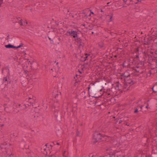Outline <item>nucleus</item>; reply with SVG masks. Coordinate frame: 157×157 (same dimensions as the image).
<instances>
[{
	"label": "nucleus",
	"instance_id": "f257e3e1",
	"mask_svg": "<svg viewBox=\"0 0 157 157\" xmlns=\"http://www.w3.org/2000/svg\"><path fill=\"white\" fill-rule=\"evenodd\" d=\"M104 136L98 132H95L93 135L92 142L94 144L104 140Z\"/></svg>",
	"mask_w": 157,
	"mask_h": 157
},
{
	"label": "nucleus",
	"instance_id": "f03ea898",
	"mask_svg": "<svg viewBox=\"0 0 157 157\" xmlns=\"http://www.w3.org/2000/svg\"><path fill=\"white\" fill-rule=\"evenodd\" d=\"M131 61L130 59H128L126 60L122 64V66L123 68H130V62Z\"/></svg>",
	"mask_w": 157,
	"mask_h": 157
},
{
	"label": "nucleus",
	"instance_id": "7ed1b4c3",
	"mask_svg": "<svg viewBox=\"0 0 157 157\" xmlns=\"http://www.w3.org/2000/svg\"><path fill=\"white\" fill-rule=\"evenodd\" d=\"M75 39V41L79 44V46H82V47L84 46V44L83 42L82 39H81L80 37H78V36Z\"/></svg>",
	"mask_w": 157,
	"mask_h": 157
},
{
	"label": "nucleus",
	"instance_id": "20e7f679",
	"mask_svg": "<svg viewBox=\"0 0 157 157\" xmlns=\"http://www.w3.org/2000/svg\"><path fill=\"white\" fill-rule=\"evenodd\" d=\"M67 33H68L70 36L73 37L74 38H75L78 37V33L76 31L71 30V31L67 32Z\"/></svg>",
	"mask_w": 157,
	"mask_h": 157
},
{
	"label": "nucleus",
	"instance_id": "39448f33",
	"mask_svg": "<svg viewBox=\"0 0 157 157\" xmlns=\"http://www.w3.org/2000/svg\"><path fill=\"white\" fill-rule=\"evenodd\" d=\"M34 102V99H32V98H29V100H28V103L24 105V106H25V107L22 108V109L26 108L27 107L26 105H28V106L31 105V104H33Z\"/></svg>",
	"mask_w": 157,
	"mask_h": 157
},
{
	"label": "nucleus",
	"instance_id": "423d86ee",
	"mask_svg": "<svg viewBox=\"0 0 157 157\" xmlns=\"http://www.w3.org/2000/svg\"><path fill=\"white\" fill-rule=\"evenodd\" d=\"M124 81L125 83L128 85L129 86L133 85L134 84L133 81L131 79H128L127 78H124Z\"/></svg>",
	"mask_w": 157,
	"mask_h": 157
},
{
	"label": "nucleus",
	"instance_id": "0eeeda50",
	"mask_svg": "<svg viewBox=\"0 0 157 157\" xmlns=\"http://www.w3.org/2000/svg\"><path fill=\"white\" fill-rule=\"evenodd\" d=\"M130 86H129L128 85L125 83L124 82V91L128 90Z\"/></svg>",
	"mask_w": 157,
	"mask_h": 157
},
{
	"label": "nucleus",
	"instance_id": "6e6552de",
	"mask_svg": "<svg viewBox=\"0 0 157 157\" xmlns=\"http://www.w3.org/2000/svg\"><path fill=\"white\" fill-rule=\"evenodd\" d=\"M130 76V75L128 74L127 75H125V73H124L122 74L121 75V78L122 80L123 79L124 80V78H127L128 77H129Z\"/></svg>",
	"mask_w": 157,
	"mask_h": 157
},
{
	"label": "nucleus",
	"instance_id": "1a4fd4ad",
	"mask_svg": "<svg viewBox=\"0 0 157 157\" xmlns=\"http://www.w3.org/2000/svg\"><path fill=\"white\" fill-rule=\"evenodd\" d=\"M5 47L6 48H15V46L13 45H12L10 44H9L8 45H5Z\"/></svg>",
	"mask_w": 157,
	"mask_h": 157
},
{
	"label": "nucleus",
	"instance_id": "9d476101",
	"mask_svg": "<svg viewBox=\"0 0 157 157\" xmlns=\"http://www.w3.org/2000/svg\"><path fill=\"white\" fill-rule=\"evenodd\" d=\"M51 70L52 71H56L57 73V75H56L54 76L55 77H58L59 76V75H58L59 74V73H60V71H59V69H51Z\"/></svg>",
	"mask_w": 157,
	"mask_h": 157
},
{
	"label": "nucleus",
	"instance_id": "9b49d317",
	"mask_svg": "<svg viewBox=\"0 0 157 157\" xmlns=\"http://www.w3.org/2000/svg\"><path fill=\"white\" fill-rule=\"evenodd\" d=\"M113 15V13H111L110 15H108L107 16V17H109V22H111L112 21V17Z\"/></svg>",
	"mask_w": 157,
	"mask_h": 157
},
{
	"label": "nucleus",
	"instance_id": "f8f14e48",
	"mask_svg": "<svg viewBox=\"0 0 157 157\" xmlns=\"http://www.w3.org/2000/svg\"><path fill=\"white\" fill-rule=\"evenodd\" d=\"M6 143H5L4 144H2L0 146V147L1 149H3L4 148H5L6 147Z\"/></svg>",
	"mask_w": 157,
	"mask_h": 157
},
{
	"label": "nucleus",
	"instance_id": "ddd939ff",
	"mask_svg": "<svg viewBox=\"0 0 157 157\" xmlns=\"http://www.w3.org/2000/svg\"><path fill=\"white\" fill-rule=\"evenodd\" d=\"M90 56V54H86L85 55V57H84V61H86V60L88 59V57Z\"/></svg>",
	"mask_w": 157,
	"mask_h": 157
},
{
	"label": "nucleus",
	"instance_id": "4468645a",
	"mask_svg": "<svg viewBox=\"0 0 157 157\" xmlns=\"http://www.w3.org/2000/svg\"><path fill=\"white\" fill-rule=\"evenodd\" d=\"M76 136L80 137L82 136V134L79 132L77 131L76 133Z\"/></svg>",
	"mask_w": 157,
	"mask_h": 157
},
{
	"label": "nucleus",
	"instance_id": "2eb2a0df",
	"mask_svg": "<svg viewBox=\"0 0 157 157\" xmlns=\"http://www.w3.org/2000/svg\"><path fill=\"white\" fill-rule=\"evenodd\" d=\"M69 15L70 16H71L72 17V18H77L78 17V16L77 15L76 13L75 15L71 14V13H69Z\"/></svg>",
	"mask_w": 157,
	"mask_h": 157
},
{
	"label": "nucleus",
	"instance_id": "dca6fc26",
	"mask_svg": "<svg viewBox=\"0 0 157 157\" xmlns=\"http://www.w3.org/2000/svg\"><path fill=\"white\" fill-rule=\"evenodd\" d=\"M139 48H136V50H135V53L137 54H139Z\"/></svg>",
	"mask_w": 157,
	"mask_h": 157
},
{
	"label": "nucleus",
	"instance_id": "f3484780",
	"mask_svg": "<svg viewBox=\"0 0 157 157\" xmlns=\"http://www.w3.org/2000/svg\"><path fill=\"white\" fill-rule=\"evenodd\" d=\"M155 86H154L152 88V90L153 91L155 92L156 93L157 92V90L155 88Z\"/></svg>",
	"mask_w": 157,
	"mask_h": 157
},
{
	"label": "nucleus",
	"instance_id": "a211bd4d",
	"mask_svg": "<svg viewBox=\"0 0 157 157\" xmlns=\"http://www.w3.org/2000/svg\"><path fill=\"white\" fill-rule=\"evenodd\" d=\"M106 151H108L109 152H110V151H111L112 150V149H111V147H109V148H106Z\"/></svg>",
	"mask_w": 157,
	"mask_h": 157
},
{
	"label": "nucleus",
	"instance_id": "6ab92c4d",
	"mask_svg": "<svg viewBox=\"0 0 157 157\" xmlns=\"http://www.w3.org/2000/svg\"><path fill=\"white\" fill-rule=\"evenodd\" d=\"M23 44H21L19 46H18L17 47L15 46V48H21V47H22L23 46Z\"/></svg>",
	"mask_w": 157,
	"mask_h": 157
},
{
	"label": "nucleus",
	"instance_id": "aec40b11",
	"mask_svg": "<svg viewBox=\"0 0 157 157\" xmlns=\"http://www.w3.org/2000/svg\"><path fill=\"white\" fill-rule=\"evenodd\" d=\"M54 114H55V115L56 116H57V115H56V113L57 112V111H58V109H55L54 110Z\"/></svg>",
	"mask_w": 157,
	"mask_h": 157
},
{
	"label": "nucleus",
	"instance_id": "412c9836",
	"mask_svg": "<svg viewBox=\"0 0 157 157\" xmlns=\"http://www.w3.org/2000/svg\"><path fill=\"white\" fill-rule=\"evenodd\" d=\"M20 25H23V22L22 21V19H21L20 20Z\"/></svg>",
	"mask_w": 157,
	"mask_h": 157
},
{
	"label": "nucleus",
	"instance_id": "4be33fe9",
	"mask_svg": "<svg viewBox=\"0 0 157 157\" xmlns=\"http://www.w3.org/2000/svg\"><path fill=\"white\" fill-rule=\"evenodd\" d=\"M135 71L137 72H138V73H142L143 71H140L139 70H138V69H135Z\"/></svg>",
	"mask_w": 157,
	"mask_h": 157
},
{
	"label": "nucleus",
	"instance_id": "5701e85b",
	"mask_svg": "<svg viewBox=\"0 0 157 157\" xmlns=\"http://www.w3.org/2000/svg\"><path fill=\"white\" fill-rule=\"evenodd\" d=\"M120 85H121V84H116V88H117V89H119L118 87H119Z\"/></svg>",
	"mask_w": 157,
	"mask_h": 157
},
{
	"label": "nucleus",
	"instance_id": "b1692460",
	"mask_svg": "<svg viewBox=\"0 0 157 157\" xmlns=\"http://www.w3.org/2000/svg\"><path fill=\"white\" fill-rule=\"evenodd\" d=\"M138 112V109H135V110L134 111V113H137Z\"/></svg>",
	"mask_w": 157,
	"mask_h": 157
},
{
	"label": "nucleus",
	"instance_id": "393cba45",
	"mask_svg": "<svg viewBox=\"0 0 157 157\" xmlns=\"http://www.w3.org/2000/svg\"><path fill=\"white\" fill-rule=\"evenodd\" d=\"M17 134L16 133H13V136H17Z\"/></svg>",
	"mask_w": 157,
	"mask_h": 157
},
{
	"label": "nucleus",
	"instance_id": "a878e982",
	"mask_svg": "<svg viewBox=\"0 0 157 157\" xmlns=\"http://www.w3.org/2000/svg\"><path fill=\"white\" fill-rule=\"evenodd\" d=\"M23 71L25 74H27L28 72V71L27 70H24Z\"/></svg>",
	"mask_w": 157,
	"mask_h": 157
},
{
	"label": "nucleus",
	"instance_id": "bb28decb",
	"mask_svg": "<svg viewBox=\"0 0 157 157\" xmlns=\"http://www.w3.org/2000/svg\"><path fill=\"white\" fill-rule=\"evenodd\" d=\"M3 81L6 82L7 81V78L6 77H5L3 78Z\"/></svg>",
	"mask_w": 157,
	"mask_h": 157
},
{
	"label": "nucleus",
	"instance_id": "cd10ccee",
	"mask_svg": "<svg viewBox=\"0 0 157 157\" xmlns=\"http://www.w3.org/2000/svg\"><path fill=\"white\" fill-rule=\"evenodd\" d=\"M42 150H44V151H45L46 150V147H43L42 148Z\"/></svg>",
	"mask_w": 157,
	"mask_h": 157
},
{
	"label": "nucleus",
	"instance_id": "c85d7f7f",
	"mask_svg": "<svg viewBox=\"0 0 157 157\" xmlns=\"http://www.w3.org/2000/svg\"><path fill=\"white\" fill-rule=\"evenodd\" d=\"M81 61H84V57H82L81 59Z\"/></svg>",
	"mask_w": 157,
	"mask_h": 157
},
{
	"label": "nucleus",
	"instance_id": "c756f323",
	"mask_svg": "<svg viewBox=\"0 0 157 157\" xmlns=\"http://www.w3.org/2000/svg\"><path fill=\"white\" fill-rule=\"evenodd\" d=\"M23 23L24 25H25V24L27 25V23L25 21H24V23Z\"/></svg>",
	"mask_w": 157,
	"mask_h": 157
},
{
	"label": "nucleus",
	"instance_id": "7c9ffc66",
	"mask_svg": "<svg viewBox=\"0 0 157 157\" xmlns=\"http://www.w3.org/2000/svg\"><path fill=\"white\" fill-rule=\"evenodd\" d=\"M130 0H123V1H124V2L126 3V4L127 2L129 1Z\"/></svg>",
	"mask_w": 157,
	"mask_h": 157
},
{
	"label": "nucleus",
	"instance_id": "2f4dec72",
	"mask_svg": "<svg viewBox=\"0 0 157 157\" xmlns=\"http://www.w3.org/2000/svg\"><path fill=\"white\" fill-rule=\"evenodd\" d=\"M128 2H129V3H127L128 5L130 4L131 3H130V2H132V0H130L129 1H128Z\"/></svg>",
	"mask_w": 157,
	"mask_h": 157
},
{
	"label": "nucleus",
	"instance_id": "473e14b6",
	"mask_svg": "<svg viewBox=\"0 0 157 157\" xmlns=\"http://www.w3.org/2000/svg\"><path fill=\"white\" fill-rule=\"evenodd\" d=\"M139 58V54H137L136 55V58L138 59Z\"/></svg>",
	"mask_w": 157,
	"mask_h": 157
},
{
	"label": "nucleus",
	"instance_id": "72a5a7b5",
	"mask_svg": "<svg viewBox=\"0 0 157 157\" xmlns=\"http://www.w3.org/2000/svg\"><path fill=\"white\" fill-rule=\"evenodd\" d=\"M78 83V81H76V82H75V84H74V85H75V86H76V85H77V84Z\"/></svg>",
	"mask_w": 157,
	"mask_h": 157
},
{
	"label": "nucleus",
	"instance_id": "f704fd0d",
	"mask_svg": "<svg viewBox=\"0 0 157 157\" xmlns=\"http://www.w3.org/2000/svg\"><path fill=\"white\" fill-rule=\"evenodd\" d=\"M77 76H78V75H76V77H75L74 78V79H75V81L76 80V78H77Z\"/></svg>",
	"mask_w": 157,
	"mask_h": 157
},
{
	"label": "nucleus",
	"instance_id": "c9c22d12",
	"mask_svg": "<svg viewBox=\"0 0 157 157\" xmlns=\"http://www.w3.org/2000/svg\"><path fill=\"white\" fill-rule=\"evenodd\" d=\"M90 157H93L94 155L92 154H90Z\"/></svg>",
	"mask_w": 157,
	"mask_h": 157
},
{
	"label": "nucleus",
	"instance_id": "e433bc0d",
	"mask_svg": "<svg viewBox=\"0 0 157 157\" xmlns=\"http://www.w3.org/2000/svg\"><path fill=\"white\" fill-rule=\"evenodd\" d=\"M55 23L56 25H59V22L58 21H56Z\"/></svg>",
	"mask_w": 157,
	"mask_h": 157
},
{
	"label": "nucleus",
	"instance_id": "4c0bfd02",
	"mask_svg": "<svg viewBox=\"0 0 157 157\" xmlns=\"http://www.w3.org/2000/svg\"><path fill=\"white\" fill-rule=\"evenodd\" d=\"M122 122V121L121 120L119 121V123L121 124Z\"/></svg>",
	"mask_w": 157,
	"mask_h": 157
},
{
	"label": "nucleus",
	"instance_id": "58836bf2",
	"mask_svg": "<svg viewBox=\"0 0 157 157\" xmlns=\"http://www.w3.org/2000/svg\"><path fill=\"white\" fill-rule=\"evenodd\" d=\"M141 64L142 65H144V62H142L141 63Z\"/></svg>",
	"mask_w": 157,
	"mask_h": 157
},
{
	"label": "nucleus",
	"instance_id": "ea45409f",
	"mask_svg": "<svg viewBox=\"0 0 157 157\" xmlns=\"http://www.w3.org/2000/svg\"><path fill=\"white\" fill-rule=\"evenodd\" d=\"M50 157H55V156L54 155H53L50 156Z\"/></svg>",
	"mask_w": 157,
	"mask_h": 157
},
{
	"label": "nucleus",
	"instance_id": "a19ab883",
	"mask_svg": "<svg viewBox=\"0 0 157 157\" xmlns=\"http://www.w3.org/2000/svg\"><path fill=\"white\" fill-rule=\"evenodd\" d=\"M67 32H68V31H67V33H66V34H66V35H67V36H69V34H68V33H67Z\"/></svg>",
	"mask_w": 157,
	"mask_h": 157
},
{
	"label": "nucleus",
	"instance_id": "79ce46f5",
	"mask_svg": "<svg viewBox=\"0 0 157 157\" xmlns=\"http://www.w3.org/2000/svg\"><path fill=\"white\" fill-rule=\"evenodd\" d=\"M91 13H92L93 14H94L93 12H91V13L89 15V16H90L91 15Z\"/></svg>",
	"mask_w": 157,
	"mask_h": 157
},
{
	"label": "nucleus",
	"instance_id": "37998d69",
	"mask_svg": "<svg viewBox=\"0 0 157 157\" xmlns=\"http://www.w3.org/2000/svg\"><path fill=\"white\" fill-rule=\"evenodd\" d=\"M47 144H46V145H45L44 146V147H47Z\"/></svg>",
	"mask_w": 157,
	"mask_h": 157
},
{
	"label": "nucleus",
	"instance_id": "c03bdc74",
	"mask_svg": "<svg viewBox=\"0 0 157 157\" xmlns=\"http://www.w3.org/2000/svg\"><path fill=\"white\" fill-rule=\"evenodd\" d=\"M65 151L63 153V155L64 156H65Z\"/></svg>",
	"mask_w": 157,
	"mask_h": 157
},
{
	"label": "nucleus",
	"instance_id": "a18cd8bd",
	"mask_svg": "<svg viewBox=\"0 0 157 157\" xmlns=\"http://www.w3.org/2000/svg\"><path fill=\"white\" fill-rule=\"evenodd\" d=\"M56 144L57 145H59V143H57Z\"/></svg>",
	"mask_w": 157,
	"mask_h": 157
},
{
	"label": "nucleus",
	"instance_id": "49530a36",
	"mask_svg": "<svg viewBox=\"0 0 157 157\" xmlns=\"http://www.w3.org/2000/svg\"><path fill=\"white\" fill-rule=\"evenodd\" d=\"M78 71L80 73H82V72L80 71Z\"/></svg>",
	"mask_w": 157,
	"mask_h": 157
},
{
	"label": "nucleus",
	"instance_id": "de8ad7c7",
	"mask_svg": "<svg viewBox=\"0 0 157 157\" xmlns=\"http://www.w3.org/2000/svg\"><path fill=\"white\" fill-rule=\"evenodd\" d=\"M82 25L83 26L85 27V24H82Z\"/></svg>",
	"mask_w": 157,
	"mask_h": 157
},
{
	"label": "nucleus",
	"instance_id": "09e8293b",
	"mask_svg": "<svg viewBox=\"0 0 157 157\" xmlns=\"http://www.w3.org/2000/svg\"><path fill=\"white\" fill-rule=\"evenodd\" d=\"M143 106H141L140 107V109H141L142 108Z\"/></svg>",
	"mask_w": 157,
	"mask_h": 157
},
{
	"label": "nucleus",
	"instance_id": "8fccbe9b",
	"mask_svg": "<svg viewBox=\"0 0 157 157\" xmlns=\"http://www.w3.org/2000/svg\"><path fill=\"white\" fill-rule=\"evenodd\" d=\"M48 38H49V40H50V41H51L52 40H51V39L49 37H48Z\"/></svg>",
	"mask_w": 157,
	"mask_h": 157
},
{
	"label": "nucleus",
	"instance_id": "3c124183",
	"mask_svg": "<svg viewBox=\"0 0 157 157\" xmlns=\"http://www.w3.org/2000/svg\"><path fill=\"white\" fill-rule=\"evenodd\" d=\"M94 32H92V34H94Z\"/></svg>",
	"mask_w": 157,
	"mask_h": 157
},
{
	"label": "nucleus",
	"instance_id": "603ef678",
	"mask_svg": "<svg viewBox=\"0 0 157 157\" xmlns=\"http://www.w3.org/2000/svg\"><path fill=\"white\" fill-rule=\"evenodd\" d=\"M100 47L101 48H102V47H103V46H102H102L101 45V46H100Z\"/></svg>",
	"mask_w": 157,
	"mask_h": 157
},
{
	"label": "nucleus",
	"instance_id": "864d4df0",
	"mask_svg": "<svg viewBox=\"0 0 157 157\" xmlns=\"http://www.w3.org/2000/svg\"><path fill=\"white\" fill-rule=\"evenodd\" d=\"M20 19V17L17 18V19Z\"/></svg>",
	"mask_w": 157,
	"mask_h": 157
},
{
	"label": "nucleus",
	"instance_id": "5fc2aeb1",
	"mask_svg": "<svg viewBox=\"0 0 157 157\" xmlns=\"http://www.w3.org/2000/svg\"><path fill=\"white\" fill-rule=\"evenodd\" d=\"M117 57V55H115L114 56V57Z\"/></svg>",
	"mask_w": 157,
	"mask_h": 157
},
{
	"label": "nucleus",
	"instance_id": "6e6d98bb",
	"mask_svg": "<svg viewBox=\"0 0 157 157\" xmlns=\"http://www.w3.org/2000/svg\"><path fill=\"white\" fill-rule=\"evenodd\" d=\"M146 108H148V106H147L146 107Z\"/></svg>",
	"mask_w": 157,
	"mask_h": 157
},
{
	"label": "nucleus",
	"instance_id": "4d7b16f0",
	"mask_svg": "<svg viewBox=\"0 0 157 157\" xmlns=\"http://www.w3.org/2000/svg\"><path fill=\"white\" fill-rule=\"evenodd\" d=\"M9 35H8L7 36V37H9Z\"/></svg>",
	"mask_w": 157,
	"mask_h": 157
},
{
	"label": "nucleus",
	"instance_id": "13d9d810",
	"mask_svg": "<svg viewBox=\"0 0 157 157\" xmlns=\"http://www.w3.org/2000/svg\"><path fill=\"white\" fill-rule=\"evenodd\" d=\"M21 106V105L19 104V107L20 106Z\"/></svg>",
	"mask_w": 157,
	"mask_h": 157
},
{
	"label": "nucleus",
	"instance_id": "bf43d9fd",
	"mask_svg": "<svg viewBox=\"0 0 157 157\" xmlns=\"http://www.w3.org/2000/svg\"><path fill=\"white\" fill-rule=\"evenodd\" d=\"M101 12H103V11L102 10H101Z\"/></svg>",
	"mask_w": 157,
	"mask_h": 157
},
{
	"label": "nucleus",
	"instance_id": "052dcab7",
	"mask_svg": "<svg viewBox=\"0 0 157 157\" xmlns=\"http://www.w3.org/2000/svg\"><path fill=\"white\" fill-rule=\"evenodd\" d=\"M109 2H108V3H107V4H109Z\"/></svg>",
	"mask_w": 157,
	"mask_h": 157
},
{
	"label": "nucleus",
	"instance_id": "680f3d73",
	"mask_svg": "<svg viewBox=\"0 0 157 157\" xmlns=\"http://www.w3.org/2000/svg\"><path fill=\"white\" fill-rule=\"evenodd\" d=\"M100 18H101V19H102V17H100Z\"/></svg>",
	"mask_w": 157,
	"mask_h": 157
},
{
	"label": "nucleus",
	"instance_id": "e2e57ef3",
	"mask_svg": "<svg viewBox=\"0 0 157 157\" xmlns=\"http://www.w3.org/2000/svg\"><path fill=\"white\" fill-rule=\"evenodd\" d=\"M132 69H134L133 67H131Z\"/></svg>",
	"mask_w": 157,
	"mask_h": 157
},
{
	"label": "nucleus",
	"instance_id": "0e129e2a",
	"mask_svg": "<svg viewBox=\"0 0 157 157\" xmlns=\"http://www.w3.org/2000/svg\"><path fill=\"white\" fill-rule=\"evenodd\" d=\"M53 144H54V145H55V144H54V142H53Z\"/></svg>",
	"mask_w": 157,
	"mask_h": 157
},
{
	"label": "nucleus",
	"instance_id": "69168bd1",
	"mask_svg": "<svg viewBox=\"0 0 157 157\" xmlns=\"http://www.w3.org/2000/svg\"><path fill=\"white\" fill-rule=\"evenodd\" d=\"M67 12H69V10H67Z\"/></svg>",
	"mask_w": 157,
	"mask_h": 157
},
{
	"label": "nucleus",
	"instance_id": "338daca9",
	"mask_svg": "<svg viewBox=\"0 0 157 157\" xmlns=\"http://www.w3.org/2000/svg\"><path fill=\"white\" fill-rule=\"evenodd\" d=\"M58 63V62L56 64H57Z\"/></svg>",
	"mask_w": 157,
	"mask_h": 157
},
{
	"label": "nucleus",
	"instance_id": "774afa93",
	"mask_svg": "<svg viewBox=\"0 0 157 157\" xmlns=\"http://www.w3.org/2000/svg\"><path fill=\"white\" fill-rule=\"evenodd\" d=\"M126 125H127V126H129V125H128V124H127Z\"/></svg>",
	"mask_w": 157,
	"mask_h": 157
}]
</instances>
